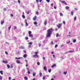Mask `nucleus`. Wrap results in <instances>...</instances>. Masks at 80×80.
I'll return each mask as SVG.
<instances>
[{
  "label": "nucleus",
  "instance_id": "nucleus-1",
  "mask_svg": "<svg viewBox=\"0 0 80 80\" xmlns=\"http://www.w3.org/2000/svg\"><path fill=\"white\" fill-rule=\"evenodd\" d=\"M52 31H53V29L52 28H50L48 30L46 35V37L47 38L49 37L50 36V35L52 34Z\"/></svg>",
  "mask_w": 80,
  "mask_h": 80
},
{
  "label": "nucleus",
  "instance_id": "nucleus-2",
  "mask_svg": "<svg viewBox=\"0 0 80 80\" xmlns=\"http://www.w3.org/2000/svg\"><path fill=\"white\" fill-rule=\"evenodd\" d=\"M34 54H35V55H33V57H34V58H38V57H39V56H38V52H34Z\"/></svg>",
  "mask_w": 80,
  "mask_h": 80
},
{
  "label": "nucleus",
  "instance_id": "nucleus-3",
  "mask_svg": "<svg viewBox=\"0 0 80 80\" xmlns=\"http://www.w3.org/2000/svg\"><path fill=\"white\" fill-rule=\"evenodd\" d=\"M61 3H64L65 5H67V3H66V2H65L63 1H61Z\"/></svg>",
  "mask_w": 80,
  "mask_h": 80
},
{
  "label": "nucleus",
  "instance_id": "nucleus-4",
  "mask_svg": "<svg viewBox=\"0 0 80 80\" xmlns=\"http://www.w3.org/2000/svg\"><path fill=\"white\" fill-rule=\"evenodd\" d=\"M61 26H62V24H59L58 25V27L59 28H61Z\"/></svg>",
  "mask_w": 80,
  "mask_h": 80
},
{
  "label": "nucleus",
  "instance_id": "nucleus-5",
  "mask_svg": "<svg viewBox=\"0 0 80 80\" xmlns=\"http://www.w3.org/2000/svg\"><path fill=\"white\" fill-rule=\"evenodd\" d=\"M3 63H4L7 64L8 63V61H4L3 60L2 61Z\"/></svg>",
  "mask_w": 80,
  "mask_h": 80
},
{
  "label": "nucleus",
  "instance_id": "nucleus-6",
  "mask_svg": "<svg viewBox=\"0 0 80 80\" xmlns=\"http://www.w3.org/2000/svg\"><path fill=\"white\" fill-rule=\"evenodd\" d=\"M25 22H26V26H28V23H27V20H26L25 21Z\"/></svg>",
  "mask_w": 80,
  "mask_h": 80
},
{
  "label": "nucleus",
  "instance_id": "nucleus-7",
  "mask_svg": "<svg viewBox=\"0 0 80 80\" xmlns=\"http://www.w3.org/2000/svg\"><path fill=\"white\" fill-rule=\"evenodd\" d=\"M33 20L35 21L36 20H37V16H34L33 18Z\"/></svg>",
  "mask_w": 80,
  "mask_h": 80
},
{
  "label": "nucleus",
  "instance_id": "nucleus-8",
  "mask_svg": "<svg viewBox=\"0 0 80 80\" xmlns=\"http://www.w3.org/2000/svg\"><path fill=\"white\" fill-rule=\"evenodd\" d=\"M1 25H3L4 23V20L1 21Z\"/></svg>",
  "mask_w": 80,
  "mask_h": 80
},
{
  "label": "nucleus",
  "instance_id": "nucleus-9",
  "mask_svg": "<svg viewBox=\"0 0 80 80\" xmlns=\"http://www.w3.org/2000/svg\"><path fill=\"white\" fill-rule=\"evenodd\" d=\"M54 67H56V64H54L52 65L51 66L52 68H53Z\"/></svg>",
  "mask_w": 80,
  "mask_h": 80
},
{
  "label": "nucleus",
  "instance_id": "nucleus-10",
  "mask_svg": "<svg viewBox=\"0 0 80 80\" xmlns=\"http://www.w3.org/2000/svg\"><path fill=\"white\" fill-rule=\"evenodd\" d=\"M44 69L46 71H47V67H46V66H45L44 67Z\"/></svg>",
  "mask_w": 80,
  "mask_h": 80
},
{
  "label": "nucleus",
  "instance_id": "nucleus-11",
  "mask_svg": "<svg viewBox=\"0 0 80 80\" xmlns=\"http://www.w3.org/2000/svg\"><path fill=\"white\" fill-rule=\"evenodd\" d=\"M24 78L25 80H28V78L26 76L24 77Z\"/></svg>",
  "mask_w": 80,
  "mask_h": 80
},
{
  "label": "nucleus",
  "instance_id": "nucleus-12",
  "mask_svg": "<svg viewBox=\"0 0 80 80\" xmlns=\"http://www.w3.org/2000/svg\"><path fill=\"white\" fill-rule=\"evenodd\" d=\"M16 62H17V63H20V61H19V60H17V61H16Z\"/></svg>",
  "mask_w": 80,
  "mask_h": 80
},
{
  "label": "nucleus",
  "instance_id": "nucleus-13",
  "mask_svg": "<svg viewBox=\"0 0 80 80\" xmlns=\"http://www.w3.org/2000/svg\"><path fill=\"white\" fill-rule=\"evenodd\" d=\"M65 8L66 10H68V9L69 8V7H68V6H66V7Z\"/></svg>",
  "mask_w": 80,
  "mask_h": 80
},
{
  "label": "nucleus",
  "instance_id": "nucleus-14",
  "mask_svg": "<svg viewBox=\"0 0 80 80\" xmlns=\"http://www.w3.org/2000/svg\"><path fill=\"white\" fill-rule=\"evenodd\" d=\"M60 16H62V17L63 16V14L62 12L60 13Z\"/></svg>",
  "mask_w": 80,
  "mask_h": 80
},
{
  "label": "nucleus",
  "instance_id": "nucleus-15",
  "mask_svg": "<svg viewBox=\"0 0 80 80\" xmlns=\"http://www.w3.org/2000/svg\"><path fill=\"white\" fill-rule=\"evenodd\" d=\"M29 37H31L32 38H33V35H32L31 34H29Z\"/></svg>",
  "mask_w": 80,
  "mask_h": 80
},
{
  "label": "nucleus",
  "instance_id": "nucleus-16",
  "mask_svg": "<svg viewBox=\"0 0 80 80\" xmlns=\"http://www.w3.org/2000/svg\"><path fill=\"white\" fill-rule=\"evenodd\" d=\"M47 21H45L44 22V25H47Z\"/></svg>",
  "mask_w": 80,
  "mask_h": 80
},
{
  "label": "nucleus",
  "instance_id": "nucleus-17",
  "mask_svg": "<svg viewBox=\"0 0 80 80\" xmlns=\"http://www.w3.org/2000/svg\"><path fill=\"white\" fill-rule=\"evenodd\" d=\"M27 56V54H24L23 56V57L24 58H25V57H26Z\"/></svg>",
  "mask_w": 80,
  "mask_h": 80
},
{
  "label": "nucleus",
  "instance_id": "nucleus-18",
  "mask_svg": "<svg viewBox=\"0 0 80 80\" xmlns=\"http://www.w3.org/2000/svg\"><path fill=\"white\" fill-rule=\"evenodd\" d=\"M0 73H1V74H2V75H3V71H0Z\"/></svg>",
  "mask_w": 80,
  "mask_h": 80
},
{
  "label": "nucleus",
  "instance_id": "nucleus-19",
  "mask_svg": "<svg viewBox=\"0 0 80 80\" xmlns=\"http://www.w3.org/2000/svg\"><path fill=\"white\" fill-rule=\"evenodd\" d=\"M7 67L8 68H9L10 67V65H8V64L7 65Z\"/></svg>",
  "mask_w": 80,
  "mask_h": 80
},
{
  "label": "nucleus",
  "instance_id": "nucleus-20",
  "mask_svg": "<svg viewBox=\"0 0 80 80\" xmlns=\"http://www.w3.org/2000/svg\"><path fill=\"white\" fill-rule=\"evenodd\" d=\"M28 33L30 35V34H31L32 33V32L31 31H28Z\"/></svg>",
  "mask_w": 80,
  "mask_h": 80
},
{
  "label": "nucleus",
  "instance_id": "nucleus-21",
  "mask_svg": "<svg viewBox=\"0 0 80 80\" xmlns=\"http://www.w3.org/2000/svg\"><path fill=\"white\" fill-rule=\"evenodd\" d=\"M42 72H40L39 73V75L40 77H42Z\"/></svg>",
  "mask_w": 80,
  "mask_h": 80
},
{
  "label": "nucleus",
  "instance_id": "nucleus-22",
  "mask_svg": "<svg viewBox=\"0 0 80 80\" xmlns=\"http://www.w3.org/2000/svg\"><path fill=\"white\" fill-rule=\"evenodd\" d=\"M22 17L23 18H25V16L24 15H22Z\"/></svg>",
  "mask_w": 80,
  "mask_h": 80
},
{
  "label": "nucleus",
  "instance_id": "nucleus-23",
  "mask_svg": "<svg viewBox=\"0 0 80 80\" xmlns=\"http://www.w3.org/2000/svg\"><path fill=\"white\" fill-rule=\"evenodd\" d=\"M71 14L73 16V12L72 11L71 12Z\"/></svg>",
  "mask_w": 80,
  "mask_h": 80
},
{
  "label": "nucleus",
  "instance_id": "nucleus-24",
  "mask_svg": "<svg viewBox=\"0 0 80 80\" xmlns=\"http://www.w3.org/2000/svg\"><path fill=\"white\" fill-rule=\"evenodd\" d=\"M51 71H52V70H51V69H49L48 70V72H49V73H50V72H51Z\"/></svg>",
  "mask_w": 80,
  "mask_h": 80
},
{
  "label": "nucleus",
  "instance_id": "nucleus-25",
  "mask_svg": "<svg viewBox=\"0 0 80 80\" xmlns=\"http://www.w3.org/2000/svg\"><path fill=\"white\" fill-rule=\"evenodd\" d=\"M76 39H74L73 40V43H75V42H76Z\"/></svg>",
  "mask_w": 80,
  "mask_h": 80
},
{
  "label": "nucleus",
  "instance_id": "nucleus-26",
  "mask_svg": "<svg viewBox=\"0 0 80 80\" xmlns=\"http://www.w3.org/2000/svg\"><path fill=\"white\" fill-rule=\"evenodd\" d=\"M34 25H37V22H34Z\"/></svg>",
  "mask_w": 80,
  "mask_h": 80
},
{
  "label": "nucleus",
  "instance_id": "nucleus-27",
  "mask_svg": "<svg viewBox=\"0 0 80 80\" xmlns=\"http://www.w3.org/2000/svg\"><path fill=\"white\" fill-rule=\"evenodd\" d=\"M2 76H0V80H2Z\"/></svg>",
  "mask_w": 80,
  "mask_h": 80
},
{
  "label": "nucleus",
  "instance_id": "nucleus-28",
  "mask_svg": "<svg viewBox=\"0 0 80 80\" xmlns=\"http://www.w3.org/2000/svg\"><path fill=\"white\" fill-rule=\"evenodd\" d=\"M43 80H45V76H43L42 78Z\"/></svg>",
  "mask_w": 80,
  "mask_h": 80
},
{
  "label": "nucleus",
  "instance_id": "nucleus-29",
  "mask_svg": "<svg viewBox=\"0 0 80 80\" xmlns=\"http://www.w3.org/2000/svg\"><path fill=\"white\" fill-rule=\"evenodd\" d=\"M74 20L75 21L77 20V17H75L74 18Z\"/></svg>",
  "mask_w": 80,
  "mask_h": 80
},
{
  "label": "nucleus",
  "instance_id": "nucleus-30",
  "mask_svg": "<svg viewBox=\"0 0 80 80\" xmlns=\"http://www.w3.org/2000/svg\"><path fill=\"white\" fill-rule=\"evenodd\" d=\"M3 10L4 11H6L7 10V8H3Z\"/></svg>",
  "mask_w": 80,
  "mask_h": 80
},
{
  "label": "nucleus",
  "instance_id": "nucleus-31",
  "mask_svg": "<svg viewBox=\"0 0 80 80\" xmlns=\"http://www.w3.org/2000/svg\"><path fill=\"white\" fill-rule=\"evenodd\" d=\"M59 36V34H58V33H57L56 34V37H58Z\"/></svg>",
  "mask_w": 80,
  "mask_h": 80
},
{
  "label": "nucleus",
  "instance_id": "nucleus-32",
  "mask_svg": "<svg viewBox=\"0 0 80 80\" xmlns=\"http://www.w3.org/2000/svg\"><path fill=\"white\" fill-rule=\"evenodd\" d=\"M37 64L38 65H40V62H37Z\"/></svg>",
  "mask_w": 80,
  "mask_h": 80
},
{
  "label": "nucleus",
  "instance_id": "nucleus-33",
  "mask_svg": "<svg viewBox=\"0 0 80 80\" xmlns=\"http://www.w3.org/2000/svg\"><path fill=\"white\" fill-rule=\"evenodd\" d=\"M28 44H29V45H32V42H29L28 43Z\"/></svg>",
  "mask_w": 80,
  "mask_h": 80
},
{
  "label": "nucleus",
  "instance_id": "nucleus-34",
  "mask_svg": "<svg viewBox=\"0 0 80 80\" xmlns=\"http://www.w3.org/2000/svg\"><path fill=\"white\" fill-rule=\"evenodd\" d=\"M35 73H33V77H35Z\"/></svg>",
  "mask_w": 80,
  "mask_h": 80
},
{
  "label": "nucleus",
  "instance_id": "nucleus-35",
  "mask_svg": "<svg viewBox=\"0 0 80 80\" xmlns=\"http://www.w3.org/2000/svg\"><path fill=\"white\" fill-rule=\"evenodd\" d=\"M21 58H16V59H20Z\"/></svg>",
  "mask_w": 80,
  "mask_h": 80
},
{
  "label": "nucleus",
  "instance_id": "nucleus-36",
  "mask_svg": "<svg viewBox=\"0 0 80 80\" xmlns=\"http://www.w3.org/2000/svg\"><path fill=\"white\" fill-rule=\"evenodd\" d=\"M67 72H64V75H66V74H67Z\"/></svg>",
  "mask_w": 80,
  "mask_h": 80
},
{
  "label": "nucleus",
  "instance_id": "nucleus-37",
  "mask_svg": "<svg viewBox=\"0 0 80 80\" xmlns=\"http://www.w3.org/2000/svg\"><path fill=\"white\" fill-rule=\"evenodd\" d=\"M46 0L47 2H48V3H49L50 2V0Z\"/></svg>",
  "mask_w": 80,
  "mask_h": 80
},
{
  "label": "nucleus",
  "instance_id": "nucleus-38",
  "mask_svg": "<svg viewBox=\"0 0 80 80\" xmlns=\"http://www.w3.org/2000/svg\"><path fill=\"white\" fill-rule=\"evenodd\" d=\"M57 47H58V45L57 44H56L55 45V48H57Z\"/></svg>",
  "mask_w": 80,
  "mask_h": 80
},
{
  "label": "nucleus",
  "instance_id": "nucleus-39",
  "mask_svg": "<svg viewBox=\"0 0 80 80\" xmlns=\"http://www.w3.org/2000/svg\"><path fill=\"white\" fill-rule=\"evenodd\" d=\"M36 2L37 3H38V2H39V0H36Z\"/></svg>",
  "mask_w": 80,
  "mask_h": 80
},
{
  "label": "nucleus",
  "instance_id": "nucleus-40",
  "mask_svg": "<svg viewBox=\"0 0 80 80\" xmlns=\"http://www.w3.org/2000/svg\"><path fill=\"white\" fill-rule=\"evenodd\" d=\"M5 53L6 54V55H8V52H7L5 51Z\"/></svg>",
  "mask_w": 80,
  "mask_h": 80
},
{
  "label": "nucleus",
  "instance_id": "nucleus-41",
  "mask_svg": "<svg viewBox=\"0 0 80 80\" xmlns=\"http://www.w3.org/2000/svg\"><path fill=\"white\" fill-rule=\"evenodd\" d=\"M25 38L26 40H28V37H26Z\"/></svg>",
  "mask_w": 80,
  "mask_h": 80
},
{
  "label": "nucleus",
  "instance_id": "nucleus-42",
  "mask_svg": "<svg viewBox=\"0 0 80 80\" xmlns=\"http://www.w3.org/2000/svg\"><path fill=\"white\" fill-rule=\"evenodd\" d=\"M11 26H10L8 28V30H10V28H11Z\"/></svg>",
  "mask_w": 80,
  "mask_h": 80
},
{
  "label": "nucleus",
  "instance_id": "nucleus-43",
  "mask_svg": "<svg viewBox=\"0 0 80 80\" xmlns=\"http://www.w3.org/2000/svg\"><path fill=\"white\" fill-rule=\"evenodd\" d=\"M18 3H20V1L18 0Z\"/></svg>",
  "mask_w": 80,
  "mask_h": 80
},
{
  "label": "nucleus",
  "instance_id": "nucleus-44",
  "mask_svg": "<svg viewBox=\"0 0 80 80\" xmlns=\"http://www.w3.org/2000/svg\"><path fill=\"white\" fill-rule=\"evenodd\" d=\"M28 74H30V72L29 71H28Z\"/></svg>",
  "mask_w": 80,
  "mask_h": 80
},
{
  "label": "nucleus",
  "instance_id": "nucleus-45",
  "mask_svg": "<svg viewBox=\"0 0 80 80\" xmlns=\"http://www.w3.org/2000/svg\"><path fill=\"white\" fill-rule=\"evenodd\" d=\"M11 79H12V78H11V77H9V80H11Z\"/></svg>",
  "mask_w": 80,
  "mask_h": 80
},
{
  "label": "nucleus",
  "instance_id": "nucleus-46",
  "mask_svg": "<svg viewBox=\"0 0 80 80\" xmlns=\"http://www.w3.org/2000/svg\"><path fill=\"white\" fill-rule=\"evenodd\" d=\"M29 13H30V11H28V12L27 13V14H29Z\"/></svg>",
  "mask_w": 80,
  "mask_h": 80
},
{
  "label": "nucleus",
  "instance_id": "nucleus-47",
  "mask_svg": "<svg viewBox=\"0 0 80 80\" xmlns=\"http://www.w3.org/2000/svg\"><path fill=\"white\" fill-rule=\"evenodd\" d=\"M11 17H13V15L12 14H11Z\"/></svg>",
  "mask_w": 80,
  "mask_h": 80
},
{
  "label": "nucleus",
  "instance_id": "nucleus-48",
  "mask_svg": "<svg viewBox=\"0 0 80 80\" xmlns=\"http://www.w3.org/2000/svg\"><path fill=\"white\" fill-rule=\"evenodd\" d=\"M63 23L64 24V25H65V21H63Z\"/></svg>",
  "mask_w": 80,
  "mask_h": 80
},
{
  "label": "nucleus",
  "instance_id": "nucleus-49",
  "mask_svg": "<svg viewBox=\"0 0 80 80\" xmlns=\"http://www.w3.org/2000/svg\"><path fill=\"white\" fill-rule=\"evenodd\" d=\"M51 6H52V7H53V3L51 4Z\"/></svg>",
  "mask_w": 80,
  "mask_h": 80
},
{
  "label": "nucleus",
  "instance_id": "nucleus-50",
  "mask_svg": "<svg viewBox=\"0 0 80 80\" xmlns=\"http://www.w3.org/2000/svg\"><path fill=\"white\" fill-rule=\"evenodd\" d=\"M13 67V65H11L10 67L11 68H12Z\"/></svg>",
  "mask_w": 80,
  "mask_h": 80
},
{
  "label": "nucleus",
  "instance_id": "nucleus-51",
  "mask_svg": "<svg viewBox=\"0 0 80 80\" xmlns=\"http://www.w3.org/2000/svg\"><path fill=\"white\" fill-rule=\"evenodd\" d=\"M69 52L71 53L72 52H73V51H69Z\"/></svg>",
  "mask_w": 80,
  "mask_h": 80
},
{
  "label": "nucleus",
  "instance_id": "nucleus-52",
  "mask_svg": "<svg viewBox=\"0 0 80 80\" xmlns=\"http://www.w3.org/2000/svg\"><path fill=\"white\" fill-rule=\"evenodd\" d=\"M54 9H57V8L56 7V6H54Z\"/></svg>",
  "mask_w": 80,
  "mask_h": 80
},
{
  "label": "nucleus",
  "instance_id": "nucleus-53",
  "mask_svg": "<svg viewBox=\"0 0 80 80\" xmlns=\"http://www.w3.org/2000/svg\"><path fill=\"white\" fill-rule=\"evenodd\" d=\"M36 14H37V15H38V14H39L38 12H36Z\"/></svg>",
  "mask_w": 80,
  "mask_h": 80
},
{
  "label": "nucleus",
  "instance_id": "nucleus-54",
  "mask_svg": "<svg viewBox=\"0 0 80 80\" xmlns=\"http://www.w3.org/2000/svg\"><path fill=\"white\" fill-rule=\"evenodd\" d=\"M70 43V41H69L68 42H67V44L68 43Z\"/></svg>",
  "mask_w": 80,
  "mask_h": 80
},
{
  "label": "nucleus",
  "instance_id": "nucleus-55",
  "mask_svg": "<svg viewBox=\"0 0 80 80\" xmlns=\"http://www.w3.org/2000/svg\"><path fill=\"white\" fill-rule=\"evenodd\" d=\"M38 45L39 47H40L41 46V44L40 43L38 44Z\"/></svg>",
  "mask_w": 80,
  "mask_h": 80
},
{
  "label": "nucleus",
  "instance_id": "nucleus-56",
  "mask_svg": "<svg viewBox=\"0 0 80 80\" xmlns=\"http://www.w3.org/2000/svg\"><path fill=\"white\" fill-rule=\"evenodd\" d=\"M43 59L44 60H45V57H43Z\"/></svg>",
  "mask_w": 80,
  "mask_h": 80
},
{
  "label": "nucleus",
  "instance_id": "nucleus-57",
  "mask_svg": "<svg viewBox=\"0 0 80 80\" xmlns=\"http://www.w3.org/2000/svg\"><path fill=\"white\" fill-rule=\"evenodd\" d=\"M14 29H17V27H15L14 28Z\"/></svg>",
  "mask_w": 80,
  "mask_h": 80
},
{
  "label": "nucleus",
  "instance_id": "nucleus-58",
  "mask_svg": "<svg viewBox=\"0 0 80 80\" xmlns=\"http://www.w3.org/2000/svg\"><path fill=\"white\" fill-rule=\"evenodd\" d=\"M51 44L52 45H53V42H51Z\"/></svg>",
  "mask_w": 80,
  "mask_h": 80
},
{
  "label": "nucleus",
  "instance_id": "nucleus-59",
  "mask_svg": "<svg viewBox=\"0 0 80 80\" xmlns=\"http://www.w3.org/2000/svg\"><path fill=\"white\" fill-rule=\"evenodd\" d=\"M42 0H39V2H42Z\"/></svg>",
  "mask_w": 80,
  "mask_h": 80
},
{
  "label": "nucleus",
  "instance_id": "nucleus-60",
  "mask_svg": "<svg viewBox=\"0 0 80 80\" xmlns=\"http://www.w3.org/2000/svg\"><path fill=\"white\" fill-rule=\"evenodd\" d=\"M28 47H31V45H29V46H28Z\"/></svg>",
  "mask_w": 80,
  "mask_h": 80
},
{
  "label": "nucleus",
  "instance_id": "nucleus-61",
  "mask_svg": "<svg viewBox=\"0 0 80 80\" xmlns=\"http://www.w3.org/2000/svg\"><path fill=\"white\" fill-rule=\"evenodd\" d=\"M23 52H24V53H26V51L24 50V51H23Z\"/></svg>",
  "mask_w": 80,
  "mask_h": 80
},
{
  "label": "nucleus",
  "instance_id": "nucleus-62",
  "mask_svg": "<svg viewBox=\"0 0 80 80\" xmlns=\"http://www.w3.org/2000/svg\"><path fill=\"white\" fill-rule=\"evenodd\" d=\"M51 53L52 54H53V52H52Z\"/></svg>",
  "mask_w": 80,
  "mask_h": 80
},
{
  "label": "nucleus",
  "instance_id": "nucleus-63",
  "mask_svg": "<svg viewBox=\"0 0 80 80\" xmlns=\"http://www.w3.org/2000/svg\"><path fill=\"white\" fill-rule=\"evenodd\" d=\"M55 55H53V57H54V58H55Z\"/></svg>",
  "mask_w": 80,
  "mask_h": 80
},
{
  "label": "nucleus",
  "instance_id": "nucleus-64",
  "mask_svg": "<svg viewBox=\"0 0 80 80\" xmlns=\"http://www.w3.org/2000/svg\"><path fill=\"white\" fill-rule=\"evenodd\" d=\"M54 79L53 78L51 80H54Z\"/></svg>",
  "mask_w": 80,
  "mask_h": 80
}]
</instances>
